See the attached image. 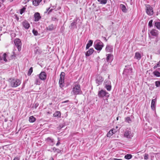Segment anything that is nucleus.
<instances>
[{
  "instance_id": "obj_35",
  "label": "nucleus",
  "mask_w": 160,
  "mask_h": 160,
  "mask_svg": "<svg viewBox=\"0 0 160 160\" xmlns=\"http://www.w3.org/2000/svg\"><path fill=\"white\" fill-rule=\"evenodd\" d=\"M155 83L157 87H160V81H157L155 82Z\"/></svg>"
},
{
  "instance_id": "obj_4",
  "label": "nucleus",
  "mask_w": 160,
  "mask_h": 160,
  "mask_svg": "<svg viewBox=\"0 0 160 160\" xmlns=\"http://www.w3.org/2000/svg\"><path fill=\"white\" fill-rule=\"evenodd\" d=\"M65 73L62 72L60 75V79L59 81V86L60 88H62L64 86V80Z\"/></svg>"
},
{
  "instance_id": "obj_15",
  "label": "nucleus",
  "mask_w": 160,
  "mask_h": 160,
  "mask_svg": "<svg viewBox=\"0 0 160 160\" xmlns=\"http://www.w3.org/2000/svg\"><path fill=\"white\" fill-rule=\"evenodd\" d=\"M22 24L23 27L25 29H28L30 27L29 23L26 21L23 22Z\"/></svg>"
},
{
  "instance_id": "obj_13",
  "label": "nucleus",
  "mask_w": 160,
  "mask_h": 160,
  "mask_svg": "<svg viewBox=\"0 0 160 160\" xmlns=\"http://www.w3.org/2000/svg\"><path fill=\"white\" fill-rule=\"evenodd\" d=\"M150 33L152 36L157 37L158 34V31L155 29H153L151 31Z\"/></svg>"
},
{
  "instance_id": "obj_26",
  "label": "nucleus",
  "mask_w": 160,
  "mask_h": 160,
  "mask_svg": "<svg viewBox=\"0 0 160 160\" xmlns=\"http://www.w3.org/2000/svg\"><path fill=\"white\" fill-rule=\"evenodd\" d=\"M120 7L123 12H127V10L124 5L121 4L120 5Z\"/></svg>"
},
{
  "instance_id": "obj_53",
  "label": "nucleus",
  "mask_w": 160,
  "mask_h": 160,
  "mask_svg": "<svg viewBox=\"0 0 160 160\" xmlns=\"http://www.w3.org/2000/svg\"><path fill=\"white\" fill-rule=\"evenodd\" d=\"M50 160H54L53 158L52 157L50 159Z\"/></svg>"
},
{
  "instance_id": "obj_31",
  "label": "nucleus",
  "mask_w": 160,
  "mask_h": 160,
  "mask_svg": "<svg viewBox=\"0 0 160 160\" xmlns=\"http://www.w3.org/2000/svg\"><path fill=\"white\" fill-rule=\"evenodd\" d=\"M155 25L158 29L160 30V22H156L155 23Z\"/></svg>"
},
{
  "instance_id": "obj_55",
  "label": "nucleus",
  "mask_w": 160,
  "mask_h": 160,
  "mask_svg": "<svg viewBox=\"0 0 160 160\" xmlns=\"http://www.w3.org/2000/svg\"><path fill=\"white\" fill-rule=\"evenodd\" d=\"M2 2H4L5 1V0H2Z\"/></svg>"
},
{
  "instance_id": "obj_27",
  "label": "nucleus",
  "mask_w": 160,
  "mask_h": 160,
  "mask_svg": "<svg viewBox=\"0 0 160 160\" xmlns=\"http://www.w3.org/2000/svg\"><path fill=\"white\" fill-rule=\"evenodd\" d=\"M53 115L54 117L58 118L60 117L61 116V113L60 112L57 111L53 114Z\"/></svg>"
},
{
  "instance_id": "obj_17",
  "label": "nucleus",
  "mask_w": 160,
  "mask_h": 160,
  "mask_svg": "<svg viewBox=\"0 0 160 160\" xmlns=\"http://www.w3.org/2000/svg\"><path fill=\"white\" fill-rule=\"evenodd\" d=\"M56 28V26L51 24L47 28V30L49 31H52L55 30Z\"/></svg>"
},
{
  "instance_id": "obj_8",
  "label": "nucleus",
  "mask_w": 160,
  "mask_h": 160,
  "mask_svg": "<svg viewBox=\"0 0 160 160\" xmlns=\"http://www.w3.org/2000/svg\"><path fill=\"white\" fill-rule=\"evenodd\" d=\"M98 96L100 97H103L104 96L108 97L109 94L105 91L102 90L98 92Z\"/></svg>"
},
{
  "instance_id": "obj_23",
  "label": "nucleus",
  "mask_w": 160,
  "mask_h": 160,
  "mask_svg": "<svg viewBox=\"0 0 160 160\" xmlns=\"http://www.w3.org/2000/svg\"><path fill=\"white\" fill-rule=\"evenodd\" d=\"M158 70H155L153 72V74L156 77H160V68L158 69Z\"/></svg>"
},
{
  "instance_id": "obj_28",
  "label": "nucleus",
  "mask_w": 160,
  "mask_h": 160,
  "mask_svg": "<svg viewBox=\"0 0 160 160\" xmlns=\"http://www.w3.org/2000/svg\"><path fill=\"white\" fill-rule=\"evenodd\" d=\"M36 77H38V79H36L35 81V83L37 85H39L40 82L39 81V79H40V74H38L37 76H36ZM37 78V77H36Z\"/></svg>"
},
{
  "instance_id": "obj_12",
  "label": "nucleus",
  "mask_w": 160,
  "mask_h": 160,
  "mask_svg": "<svg viewBox=\"0 0 160 160\" xmlns=\"http://www.w3.org/2000/svg\"><path fill=\"white\" fill-rule=\"evenodd\" d=\"M132 72V69L130 68H125L123 71V73L126 75H130Z\"/></svg>"
},
{
  "instance_id": "obj_54",
  "label": "nucleus",
  "mask_w": 160,
  "mask_h": 160,
  "mask_svg": "<svg viewBox=\"0 0 160 160\" xmlns=\"http://www.w3.org/2000/svg\"><path fill=\"white\" fill-rule=\"evenodd\" d=\"M116 119L117 120H118V117H117V118Z\"/></svg>"
},
{
  "instance_id": "obj_20",
  "label": "nucleus",
  "mask_w": 160,
  "mask_h": 160,
  "mask_svg": "<svg viewBox=\"0 0 160 160\" xmlns=\"http://www.w3.org/2000/svg\"><path fill=\"white\" fill-rule=\"evenodd\" d=\"M46 140L50 145L52 146L54 144V140L53 139L49 137L47 138Z\"/></svg>"
},
{
  "instance_id": "obj_2",
  "label": "nucleus",
  "mask_w": 160,
  "mask_h": 160,
  "mask_svg": "<svg viewBox=\"0 0 160 160\" xmlns=\"http://www.w3.org/2000/svg\"><path fill=\"white\" fill-rule=\"evenodd\" d=\"M103 46V43L99 40H96L94 42V47L97 50L101 51Z\"/></svg>"
},
{
  "instance_id": "obj_33",
  "label": "nucleus",
  "mask_w": 160,
  "mask_h": 160,
  "mask_svg": "<svg viewBox=\"0 0 160 160\" xmlns=\"http://www.w3.org/2000/svg\"><path fill=\"white\" fill-rule=\"evenodd\" d=\"M132 156L130 154H127L124 156V158L126 159H129L132 158Z\"/></svg>"
},
{
  "instance_id": "obj_30",
  "label": "nucleus",
  "mask_w": 160,
  "mask_h": 160,
  "mask_svg": "<svg viewBox=\"0 0 160 160\" xmlns=\"http://www.w3.org/2000/svg\"><path fill=\"white\" fill-rule=\"evenodd\" d=\"M70 27L71 28H76V22L75 21L72 22L71 24Z\"/></svg>"
},
{
  "instance_id": "obj_47",
  "label": "nucleus",
  "mask_w": 160,
  "mask_h": 160,
  "mask_svg": "<svg viewBox=\"0 0 160 160\" xmlns=\"http://www.w3.org/2000/svg\"><path fill=\"white\" fill-rule=\"evenodd\" d=\"M13 160H19V158H18L16 157L14 158Z\"/></svg>"
},
{
  "instance_id": "obj_59",
  "label": "nucleus",
  "mask_w": 160,
  "mask_h": 160,
  "mask_svg": "<svg viewBox=\"0 0 160 160\" xmlns=\"http://www.w3.org/2000/svg\"><path fill=\"white\" fill-rule=\"evenodd\" d=\"M51 10L49 11V12H50Z\"/></svg>"
},
{
  "instance_id": "obj_37",
  "label": "nucleus",
  "mask_w": 160,
  "mask_h": 160,
  "mask_svg": "<svg viewBox=\"0 0 160 160\" xmlns=\"http://www.w3.org/2000/svg\"><path fill=\"white\" fill-rule=\"evenodd\" d=\"M32 67L30 68L28 71V76L30 75L32 72Z\"/></svg>"
},
{
  "instance_id": "obj_22",
  "label": "nucleus",
  "mask_w": 160,
  "mask_h": 160,
  "mask_svg": "<svg viewBox=\"0 0 160 160\" xmlns=\"http://www.w3.org/2000/svg\"><path fill=\"white\" fill-rule=\"evenodd\" d=\"M47 75L46 73L44 72H41V80H44L46 78Z\"/></svg>"
},
{
  "instance_id": "obj_56",
  "label": "nucleus",
  "mask_w": 160,
  "mask_h": 160,
  "mask_svg": "<svg viewBox=\"0 0 160 160\" xmlns=\"http://www.w3.org/2000/svg\"><path fill=\"white\" fill-rule=\"evenodd\" d=\"M49 9V8H48V9H47V11H48Z\"/></svg>"
},
{
  "instance_id": "obj_52",
  "label": "nucleus",
  "mask_w": 160,
  "mask_h": 160,
  "mask_svg": "<svg viewBox=\"0 0 160 160\" xmlns=\"http://www.w3.org/2000/svg\"><path fill=\"white\" fill-rule=\"evenodd\" d=\"M158 53L160 55V49H159L158 51Z\"/></svg>"
},
{
  "instance_id": "obj_43",
  "label": "nucleus",
  "mask_w": 160,
  "mask_h": 160,
  "mask_svg": "<svg viewBox=\"0 0 160 160\" xmlns=\"http://www.w3.org/2000/svg\"><path fill=\"white\" fill-rule=\"evenodd\" d=\"M149 156L148 154L145 153L144 156V159L145 160H147Z\"/></svg>"
},
{
  "instance_id": "obj_60",
  "label": "nucleus",
  "mask_w": 160,
  "mask_h": 160,
  "mask_svg": "<svg viewBox=\"0 0 160 160\" xmlns=\"http://www.w3.org/2000/svg\"><path fill=\"white\" fill-rule=\"evenodd\" d=\"M51 10L49 11V12H50Z\"/></svg>"
},
{
  "instance_id": "obj_29",
  "label": "nucleus",
  "mask_w": 160,
  "mask_h": 160,
  "mask_svg": "<svg viewBox=\"0 0 160 160\" xmlns=\"http://www.w3.org/2000/svg\"><path fill=\"white\" fill-rule=\"evenodd\" d=\"M36 119L33 116H30L29 118V121L31 122H33L35 121Z\"/></svg>"
},
{
  "instance_id": "obj_9",
  "label": "nucleus",
  "mask_w": 160,
  "mask_h": 160,
  "mask_svg": "<svg viewBox=\"0 0 160 160\" xmlns=\"http://www.w3.org/2000/svg\"><path fill=\"white\" fill-rule=\"evenodd\" d=\"M105 88H106L107 90L110 91L111 90V86L110 85L111 82L110 81L107 80L105 81Z\"/></svg>"
},
{
  "instance_id": "obj_18",
  "label": "nucleus",
  "mask_w": 160,
  "mask_h": 160,
  "mask_svg": "<svg viewBox=\"0 0 160 160\" xmlns=\"http://www.w3.org/2000/svg\"><path fill=\"white\" fill-rule=\"evenodd\" d=\"M34 21L35 22L38 21L40 18V14L38 12H36L34 15Z\"/></svg>"
},
{
  "instance_id": "obj_7",
  "label": "nucleus",
  "mask_w": 160,
  "mask_h": 160,
  "mask_svg": "<svg viewBox=\"0 0 160 160\" xmlns=\"http://www.w3.org/2000/svg\"><path fill=\"white\" fill-rule=\"evenodd\" d=\"M133 135L129 130H126L124 133V137L128 138H131L133 137Z\"/></svg>"
},
{
  "instance_id": "obj_49",
  "label": "nucleus",
  "mask_w": 160,
  "mask_h": 160,
  "mask_svg": "<svg viewBox=\"0 0 160 160\" xmlns=\"http://www.w3.org/2000/svg\"><path fill=\"white\" fill-rule=\"evenodd\" d=\"M113 160H122L121 159H118V158H114Z\"/></svg>"
},
{
  "instance_id": "obj_21",
  "label": "nucleus",
  "mask_w": 160,
  "mask_h": 160,
  "mask_svg": "<svg viewBox=\"0 0 160 160\" xmlns=\"http://www.w3.org/2000/svg\"><path fill=\"white\" fill-rule=\"evenodd\" d=\"M94 50L93 48H91L87 51L86 53V56H89L92 55L93 53Z\"/></svg>"
},
{
  "instance_id": "obj_24",
  "label": "nucleus",
  "mask_w": 160,
  "mask_h": 160,
  "mask_svg": "<svg viewBox=\"0 0 160 160\" xmlns=\"http://www.w3.org/2000/svg\"><path fill=\"white\" fill-rule=\"evenodd\" d=\"M141 58V55L139 52H136L135 53L134 58L138 60H139Z\"/></svg>"
},
{
  "instance_id": "obj_38",
  "label": "nucleus",
  "mask_w": 160,
  "mask_h": 160,
  "mask_svg": "<svg viewBox=\"0 0 160 160\" xmlns=\"http://www.w3.org/2000/svg\"><path fill=\"white\" fill-rule=\"evenodd\" d=\"M26 8L25 7H23L22 9L20 10V14H22L23 12H24L26 10Z\"/></svg>"
},
{
  "instance_id": "obj_40",
  "label": "nucleus",
  "mask_w": 160,
  "mask_h": 160,
  "mask_svg": "<svg viewBox=\"0 0 160 160\" xmlns=\"http://www.w3.org/2000/svg\"><path fill=\"white\" fill-rule=\"evenodd\" d=\"M160 66V60L159 61V62L156 64L153 67L154 69H155L158 67H159Z\"/></svg>"
},
{
  "instance_id": "obj_16",
  "label": "nucleus",
  "mask_w": 160,
  "mask_h": 160,
  "mask_svg": "<svg viewBox=\"0 0 160 160\" xmlns=\"http://www.w3.org/2000/svg\"><path fill=\"white\" fill-rule=\"evenodd\" d=\"M157 102L156 98L154 99H153L152 100L151 104V108L152 109L154 110L155 108V104Z\"/></svg>"
},
{
  "instance_id": "obj_44",
  "label": "nucleus",
  "mask_w": 160,
  "mask_h": 160,
  "mask_svg": "<svg viewBox=\"0 0 160 160\" xmlns=\"http://www.w3.org/2000/svg\"><path fill=\"white\" fill-rule=\"evenodd\" d=\"M52 20L53 21H58V19L56 18H55V17L52 18Z\"/></svg>"
},
{
  "instance_id": "obj_1",
  "label": "nucleus",
  "mask_w": 160,
  "mask_h": 160,
  "mask_svg": "<svg viewBox=\"0 0 160 160\" xmlns=\"http://www.w3.org/2000/svg\"><path fill=\"white\" fill-rule=\"evenodd\" d=\"M10 85L12 88H16L19 86L21 83V81L18 79L11 78L8 79Z\"/></svg>"
},
{
  "instance_id": "obj_58",
  "label": "nucleus",
  "mask_w": 160,
  "mask_h": 160,
  "mask_svg": "<svg viewBox=\"0 0 160 160\" xmlns=\"http://www.w3.org/2000/svg\"><path fill=\"white\" fill-rule=\"evenodd\" d=\"M42 0H40L41 2L42 1Z\"/></svg>"
},
{
  "instance_id": "obj_3",
  "label": "nucleus",
  "mask_w": 160,
  "mask_h": 160,
  "mask_svg": "<svg viewBox=\"0 0 160 160\" xmlns=\"http://www.w3.org/2000/svg\"><path fill=\"white\" fill-rule=\"evenodd\" d=\"M81 92L80 85H76L73 88L71 93L73 95H78L80 94Z\"/></svg>"
},
{
  "instance_id": "obj_46",
  "label": "nucleus",
  "mask_w": 160,
  "mask_h": 160,
  "mask_svg": "<svg viewBox=\"0 0 160 160\" xmlns=\"http://www.w3.org/2000/svg\"><path fill=\"white\" fill-rule=\"evenodd\" d=\"M14 17L17 18V20H18V16L17 14H15L14 15Z\"/></svg>"
},
{
  "instance_id": "obj_10",
  "label": "nucleus",
  "mask_w": 160,
  "mask_h": 160,
  "mask_svg": "<svg viewBox=\"0 0 160 160\" xmlns=\"http://www.w3.org/2000/svg\"><path fill=\"white\" fill-rule=\"evenodd\" d=\"M103 80L104 79L102 77L98 75L96 79V83L98 84V86L103 81Z\"/></svg>"
},
{
  "instance_id": "obj_50",
  "label": "nucleus",
  "mask_w": 160,
  "mask_h": 160,
  "mask_svg": "<svg viewBox=\"0 0 160 160\" xmlns=\"http://www.w3.org/2000/svg\"><path fill=\"white\" fill-rule=\"evenodd\" d=\"M60 142L59 141H58V142L57 143L56 145L57 146H58L59 144H60Z\"/></svg>"
},
{
  "instance_id": "obj_19",
  "label": "nucleus",
  "mask_w": 160,
  "mask_h": 160,
  "mask_svg": "<svg viewBox=\"0 0 160 160\" xmlns=\"http://www.w3.org/2000/svg\"><path fill=\"white\" fill-rule=\"evenodd\" d=\"M7 56V55L6 53H4L2 55L1 54L0 55V62H2V60L5 62L7 61V60L6 59Z\"/></svg>"
},
{
  "instance_id": "obj_45",
  "label": "nucleus",
  "mask_w": 160,
  "mask_h": 160,
  "mask_svg": "<svg viewBox=\"0 0 160 160\" xmlns=\"http://www.w3.org/2000/svg\"><path fill=\"white\" fill-rule=\"evenodd\" d=\"M53 150L54 151V152H55L57 150H58L59 151V150L56 148H53Z\"/></svg>"
},
{
  "instance_id": "obj_39",
  "label": "nucleus",
  "mask_w": 160,
  "mask_h": 160,
  "mask_svg": "<svg viewBox=\"0 0 160 160\" xmlns=\"http://www.w3.org/2000/svg\"><path fill=\"white\" fill-rule=\"evenodd\" d=\"M93 41L92 40H90L89 41L88 43L87 44V45H88L90 47L91 46L92 44Z\"/></svg>"
},
{
  "instance_id": "obj_34",
  "label": "nucleus",
  "mask_w": 160,
  "mask_h": 160,
  "mask_svg": "<svg viewBox=\"0 0 160 160\" xmlns=\"http://www.w3.org/2000/svg\"><path fill=\"white\" fill-rule=\"evenodd\" d=\"M98 1L102 4H105L107 3V0H98Z\"/></svg>"
},
{
  "instance_id": "obj_48",
  "label": "nucleus",
  "mask_w": 160,
  "mask_h": 160,
  "mask_svg": "<svg viewBox=\"0 0 160 160\" xmlns=\"http://www.w3.org/2000/svg\"><path fill=\"white\" fill-rule=\"evenodd\" d=\"M88 45L87 44L86 45V49H88L89 47V46H88Z\"/></svg>"
},
{
  "instance_id": "obj_6",
  "label": "nucleus",
  "mask_w": 160,
  "mask_h": 160,
  "mask_svg": "<svg viewBox=\"0 0 160 160\" xmlns=\"http://www.w3.org/2000/svg\"><path fill=\"white\" fill-rule=\"evenodd\" d=\"M14 43L18 51H20L21 50L22 43L20 39L16 38L14 40Z\"/></svg>"
},
{
  "instance_id": "obj_57",
  "label": "nucleus",
  "mask_w": 160,
  "mask_h": 160,
  "mask_svg": "<svg viewBox=\"0 0 160 160\" xmlns=\"http://www.w3.org/2000/svg\"><path fill=\"white\" fill-rule=\"evenodd\" d=\"M67 102V101H65L64 102Z\"/></svg>"
},
{
  "instance_id": "obj_36",
  "label": "nucleus",
  "mask_w": 160,
  "mask_h": 160,
  "mask_svg": "<svg viewBox=\"0 0 160 160\" xmlns=\"http://www.w3.org/2000/svg\"><path fill=\"white\" fill-rule=\"evenodd\" d=\"M125 121L128 123H130L131 122V120L129 117H128L125 118Z\"/></svg>"
},
{
  "instance_id": "obj_32",
  "label": "nucleus",
  "mask_w": 160,
  "mask_h": 160,
  "mask_svg": "<svg viewBox=\"0 0 160 160\" xmlns=\"http://www.w3.org/2000/svg\"><path fill=\"white\" fill-rule=\"evenodd\" d=\"M40 2L39 0H34L33 1V4L35 6H37L39 4Z\"/></svg>"
},
{
  "instance_id": "obj_25",
  "label": "nucleus",
  "mask_w": 160,
  "mask_h": 160,
  "mask_svg": "<svg viewBox=\"0 0 160 160\" xmlns=\"http://www.w3.org/2000/svg\"><path fill=\"white\" fill-rule=\"evenodd\" d=\"M106 56H107L106 60L107 62H109L110 60H112L113 59V56L111 54H108Z\"/></svg>"
},
{
  "instance_id": "obj_5",
  "label": "nucleus",
  "mask_w": 160,
  "mask_h": 160,
  "mask_svg": "<svg viewBox=\"0 0 160 160\" xmlns=\"http://www.w3.org/2000/svg\"><path fill=\"white\" fill-rule=\"evenodd\" d=\"M146 11L147 14L149 16H152L153 14V11L152 7L149 4H146Z\"/></svg>"
},
{
  "instance_id": "obj_14",
  "label": "nucleus",
  "mask_w": 160,
  "mask_h": 160,
  "mask_svg": "<svg viewBox=\"0 0 160 160\" xmlns=\"http://www.w3.org/2000/svg\"><path fill=\"white\" fill-rule=\"evenodd\" d=\"M116 132V130L114 129H111L107 134V137H110L114 134Z\"/></svg>"
},
{
  "instance_id": "obj_41",
  "label": "nucleus",
  "mask_w": 160,
  "mask_h": 160,
  "mask_svg": "<svg viewBox=\"0 0 160 160\" xmlns=\"http://www.w3.org/2000/svg\"><path fill=\"white\" fill-rule=\"evenodd\" d=\"M32 32L34 35L37 36L38 35V31L34 29H33L32 31Z\"/></svg>"
},
{
  "instance_id": "obj_51",
  "label": "nucleus",
  "mask_w": 160,
  "mask_h": 160,
  "mask_svg": "<svg viewBox=\"0 0 160 160\" xmlns=\"http://www.w3.org/2000/svg\"><path fill=\"white\" fill-rule=\"evenodd\" d=\"M13 56L16 57V54L15 53V52L14 51L13 52Z\"/></svg>"
},
{
  "instance_id": "obj_11",
  "label": "nucleus",
  "mask_w": 160,
  "mask_h": 160,
  "mask_svg": "<svg viewBox=\"0 0 160 160\" xmlns=\"http://www.w3.org/2000/svg\"><path fill=\"white\" fill-rule=\"evenodd\" d=\"M113 47L110 45H107L105 48V51L108 52H111L113 51Z\"/></svg>"
},
{
  "instance_id": "obj_42",
  "label": "nucleus",
  "mask_w": 160,
  "mask_h": 160,
  "mask_svg": "<svg viewBox=\"0 0 160 160\" xmlns=\"http://www.w3.org/2000/svg\"><path fill=\"white\" fill-rule=\"evenodd\" d=\"M153 20H150L149 22H148V26L150 27H152V23Z\"/></svg>"
}]
</instances>
